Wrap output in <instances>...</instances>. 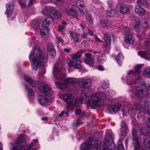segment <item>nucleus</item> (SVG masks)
Segmentation results:
<instances>
[{
  "label": "nucleus",
  "mask_w": 150,
  "mask_h": 150,
  "mask_svg": "<svg viewBox=\"0 0 150 150\" xmlns=\"http://www.w3.org/2000/svg\"><path fill=\"white\" fill-rule=\"evenodd\" d=\"M64 69L61 64L57 63L54 65L53 73L56 78L55 83L57 87L60 89H63L67 88L68 84L78 83L79 79L73 78H69L66 79L64 78Z\"/></svg>",
  "instance_id": "nucleus-1"
},
{
  "label": "nucleus",
  "mask_w": 150,
  "mask_h": 150,
  "mask_svg": "<svg viewBox=\"0 0 150 150\" xmlns=\"http://www.w3.org/2000/svg\"><path fill=\"white\" fill-rule=\"evenodd\" d=\"M29 59L31 62L32 70L37 71L40 65H45L47 61V57L41 52L39 46L35 47L30 53Z\"/></svg>",
  "instance_id": "nucleus-2"
},
{
  "label": "nucleus",
  "mask_w": 150,
  "mask_h": 150,
  "mask_svg": "<svg viewBox=\"0 0 150 150\" xmlns=\"http://www.w3.org/2000/svg\"><path fill=\"white\" fill-rule=\"evenodd\" d=\"M141 67V65H137L134 71H128L127 76L123 77L122 79L128 85H132L137 83L146 87H148V82L145 79H142L140 77Z\"/></svg>",
  "instance_id": "nucleus-3"
},
{
  "label": "nucleus",
  "mask_w": 150,
  "mask_h": 150,
  "mask_svg": "<svg viewBox=\"0 0 150 150\" xmlns=\"http://www.w3.org/2000/svg\"><path fill=\"white\" fill-rule=\"evenodd\" d=\"M106 98L105 94L102 92L93 93L89 98L87 103L88 106L93 108L100 105Z\"/></svg>",
  "instance_id": "nucleus-4"
},
{
  "label": "nucleus",
  "mask_w": 150,
  "mask_h": 150,
  "mask_svg": "<svg viewBox=\"0 0 150 150\" xmlns=\"http://www.w3.org/2000/svg\"><path fill=\"white\" fill-rule=\"evenodd\" d=\"M101 144L96 139L91 137L88 139L85 143H83L81 146V150H100Z\"/></svg>",
  "instance_id": "nucleus-5"
},
{
  "label": "nucleus",
  "mask_w": 150,
  "mask_h": 150,
  "mask_svg": "<svg viewBox=\"0 0 150 150\" xmlns=\"http://www.w3.org/2000/svg\"><path fill=\"white\" fill-rule=\"evenodd\" d=\"M103 150H115L116 146L113 142L112 136V131L111 129H107L105 137L104 145L103 146Z\"/></svg>",
  "instance_id": "nucleus-6"
},
{
  "label": "nucleus",
  "mask_w": 150,
  "mask_h": 150,
  "mask_svg": "<svg viewBox=\"0 0 150 150\" xmlns=\"http://www.w3.org/2000/svg\"><path fill=\"white\" fill-rule=\"evenodd\" d=\"M60 97L66 102L67 107L71 105H74L76 104L77 102L76 98L70 93L62 94L60 95Z\"/></svg>",
  "instance_id": "nucleus-7"
},
{
  "label": "nucleus",
  "mask_w": 150,
  "mask_h": 150,
  "mask_svg": "<svg viewBox=\"0 0 150 150\" xmlns=\"http://www.w3.org/2000/svg\"><path fill=\"white\" fill-rule=\"evenodd\" d=\"M48 94H44L40 96L38 98V101L40 104L44 106L49 105V103L52 100V98Z\"/></svg>",
  "instance_id": "nucleus-8"
},
{
  "label": "nucleus",
  "mask_w": 150,
  "mask_h": 150,
  "mask_svg": "<svg viewBox=\"0 0 150 150\" xmlns=\"http://www.w3.org/2000/svg\"><path fill=\"white\" fill-rule=\"evenodd\" d=\"M38 89L43 95L51 94L52 92L50 87L47 84L43 82L39 83Z\"/></svg>",
  "instance_id": "nucleus-9"
},
{
  "label": "nucleus",
  "mask_w": 150,
  "mask_h": 150,
  "mask_svg": "<svg viewBox=\"0 0 150 150\" xmlns=\"http://www.w3.org/2000/svg\"><path fill=\"white\" fill-rule=\"evenodd\" d=\"M26 137L25 135L21 134L19 138L17 139L15 142L16 146L17 149L23 147L25 142Z\"/></svg>",
  "instance_id": "nucleus-10"
},
{
  "label": "nucleus",
  "mask_w": 150,
  "mask_h": 150,
  "mask_svg": "<svg viewBox=\"0 0 150 150\" xmlns=\"http://www.w3.org/2000/svg\"><path fill=\"white\" fill-rule=\"evenodd\" d=\"M145 120L147 127L142 128L141 132L144 135L150 137V118H146Z\"/></svg>",
  "instance_id": "nucleus-11"
},
{
  "label": "nucleus",
  "mask_w": 150,
  "mask_h": 150,
  "mask_svg": "<svg viewBox=\"0 0 150 150\" xmlns=\"http://www.w3.org/2000/svg\"><path fill=\"white\" fill-rule=\"evenodd\" d=\"M78 83L81 87L85 88L91 86V81L90 80L86 79L85 78H82L79 79Z\"/></svg>",
  "instance_id": "nucleus-12"
},
{
  "label": "nucleus",
  "mask_w": 150,
  "mask_h": 150,
  "mask_svg": "<svg viewBox=\"0 0 150 150\" xmlns=\"http://www.w3.org/2000/svg\"><path fill=\"white\" fill-rule=\"evenodd\" d=\"M148 93L149 92L146 89H137L136 90L135 92V95L139 98L146 96Z\"/></svg>",
  "instance_id": "nucleus-13"
},
{
  "label": "nucleus",
  "mask_w": 150,
  "mask_h": 150,
  "mask_svg": "<svg viewBox=\"0 0 150 150\" xmlns=\"http://www.w3.org/2000/svg\"><path fill=\"white\" fill-rule=\"evenodd\" d=\"M67 63L69 68L73 67L75 69H79L81 68V65L76 61L68 59L67 60Z\"/></svg>",
  "instance_id": "nucleus-14"
},
{
  "label": "nucleus",
  "mask_w": 150,
  "mask_h": 150,
  "mask_svg": "<svg viewBox=\"0 0 150 150\" xmlns=\"http://www.w3.org/2000/svg\"><path fill=\"white\" fill-rule=\"evenodd\" d=\"M121 128L120 129L121 136H125L129 132L128 128L125 123L123 121L121 124Z\"/></svg>",
  "instance_id": "nucleus-15"
},
{
  "label": "nucleus",
  "mask_w": 150,
  "mask_h": 150,
  "mask_svg": "<svg viewBox=\"0 0 150 150\" xmlns=\"http://www.w3.org/2000/svg\"><path fill=\"white\" fill-rule=\"evenodd\" d=\"M133 22L130 23V25L132 27V28L136 29L138 28L140 25V20L138 17L137 16H134L133 17Z\"/></svg>",
  "instance_id": "nucleus-16"
},
{
  "label": "nucleus",
  "mask_w": 150,
  "mask_h": 150,
  "mask_svg": "<svg viewBox=\"0 0 150 150\" xmlns=\"http://www.w3.org/2000/svg\"><path fill=\"white\" fill-rule=\"evenodd\" d=\"M138 54L142 58H145L148 60H150V50L143 51H139Z\"/></svg>",
  "instance_id": "nucleus-17"
},
{
  "label": "nucleus",
  "mask_w": 150,
  "mask_h": 150,
  "mask_svg": "<svg viewBox=\"0 0 150 150\" xmlns=\"http://www.w3.org/2000/svg\"><path fill=\"white\" fill-rule=\"evenodd\" d=\"M75 8L74 6L67 8L66 10V13L73 16H77L78 13L75 10Z\"/></svg>",
  "instance_id": "nucleus-18"
},
{
  "label": "nucleus",
  "mask_w": 150,
  "mask_h": 150,
  "mask_svg": "<svg viewBox=\"0 0 150 150\" xmlns=\"http://www.w3.org/2000/svg\"><path fill=\"white\" fill-rule=\"evenodd\" d=\"M15 4V2H11L6 5V7L7 8V9L5 13L7 14L8 17H9L10 16L11 12H10L9 11L13 9V6Z\"/></svg>",
  "instance_id": "nucleus-19"
},
{
  "label": "nucleus",
  "mask_w": 150,
  "mask_h": 150,
  "mask_svg": "<svg viewBox=\"0 0 150 150\" xmlns=\"http://www.w3.org/2000/svg\"><path fill=\"white\" fill-rule=\"evenodd\" d=\"M122 105L121 104L117 103L116 104H114L108 107V110L110 111H112L114 112H116L122 107Z\"/></svg>",
  "instance_id": "nucleus-20"
},
{
  "label": "nucleus",
  "mask_w": 150,
  "mask_h": 150,
  "mask_svg": "<svg viewBox=\"0 0 150 150\" xmlns=\"http://www.w3.org/2000/svg\"><path fill=\"white\" fill-rule=\"evenodd\" d=\"M104 37L105 43L103 44V46L105 47H109L111 42V38L110 36L108 33H105L104 34Z\"/></svg>",
  "instance_id": "nucleus-21"
},
{
  "label": "nucleus",
  "mask_w": 150,
  "mask_h": 150,
  "mask_svg": "<svg viewBox=\"0 0 150 150\" xmlns=\"http://www.w3.org/2000/svg\"><path fill=\"white\" fill-rule=\"evenodd\" d=\"M135 108L134 109L132 107H130L128 110V113L131 115H134L135 110H141V105L139 103H136L135 105Z\"/></svg>",
  "instance_id": "nucleus-22"
},
{
  "label": "nucleus",
  "mask_w": 150,
  "mask_h": 150,
  "mask_svg": "<svg viewBox=\"0 0 150 150\" xmlns=\"http://www.w3.org/2000/svg\"><path fill=\"white\" fill-rule=\"evenodd\" d=\"M135 12L140 16L144 15L146 11L145 10L141 7L139 5H137L135 8Z\"/></svg>",
  "instance_id": "nucleus-23"
},
{
  "label": "nucleus",
  "mask_w": 150,
  "mask_h": 150,
  "mask_svg": "<svg viewBox=\"0 0 150 150\" xmlns=\"http://www.w3.org/2000/svg\"><path fill=\"white\" fill-rule=\"evenodd\" d=\"M124 40L126 43L132 44L134 42L135 39L132 35H128L125 37Z\"/></svg>",
  "instance_id": "nucleus-24"
},
{
  "label": "nucleus",
  "mask_w": 150,
  "mask_h": 150,
  "mask_svg": "<svg viewBox=\"0 0 150 150\" xmlns=\"http://www.w3.org/2000/svg\"><path fill=\"white\" fill-rule=\"evenodd\" d=\"M70 35L71 38L74 42H79L80 35L79 33H74L72 32H71L70 33Z\"/></svg>",
  "instance_id": "nucleus-25"
},
{
  "label": "nucleus",
  "mask_w": 150,
  "mask_h": 150,
  "mask_svg": "<svg viewBox=\"0 0 150 150\" xmlns=\"http://www.w3.org/2000/svg\"><path fill=\"white\" fill-rule=\"evenodd\" d=\"M88 96L86 93L82 92L81 94V98L79 99L78 100H77V102H78L80 104L82 103L83 102H86V99L87 98Z\"/></svg>",
  "instance_id": "nucleus-26"
},
{
  "label": "nucleus",
  "mask_w": 150,
  "mask_h": 150,
  "mask_svg": "<svg viewBox=\"0 0 150 150\" xmlns=\"http://www.w3.org/2000/svg\"><path fill=\"white\" fill-rule=\"evenodd\" d=\"M52 21V18H47L46 19L44 20L42 24V26L43 28H48L50 23V21Z\"/></svg>",
  "instance_id": "nucleus-27"
},
{
  "label": "nucleus",
  "mask_w": 150,
  "mask_h": 150,
  "mask_svg": "<svg viewBox=\"0 0 150 150\" xmlns=\"http://www.w3.org/2000/svg\"><path fill=\"white\" fill-rule=\"evenodd\" d=\"M24 78L25 80L29 83L33 87H35L36 86V85L35 82L33 81L28 76H25Z\"/></svg>",
  "instance_id": "nucleus-28"
},
{
  "label": "nucleus",
  "mask_w": 150,
  "mask_h": 150,
  "mask_svg": "<svg viewBox=\"0 0 150 150\" xmlns=\"http://www.w3.org/2000/svg\"><path fill=\"white\" fill-rule=\"evenodd\" d=\"M25 86L26 90L27 95L29 96H33L35 95V93L34 91L26 85H25Z\"/></svg>",
  "instance_id": "nucleus-29"
},
{
  "label": "nucleus",
  "mask_w": 150,
  "mask_h": 150,
  "mask_svg": "<svg viewBox=\"0 0 150 150\" xmlns=\"http://www.w3.org/2000/svg\"><path fill=\"white\" fill-rule=\"evenodd\" d=\"M84 62L85 63L89 65L91 67H92L94 65V61L93 58L90 59H85Z\"/></svg>",
  "instance_id": "nucleus-30"
},
{
  "label": "nucleus",
  "mask_w": 150,
  "mask_h": 150,
  "mask_svg": "<svg viewBox=\"0 0 150 150\" xmlns=\"http://www.w3.org/2000/svg\"><path fill=\"white\" fill-rule=\"evenodd\" d=\"M47 49L48 51L50 52V54L52 56L55 55V51L53 48V45L52 44L50 43L48 45Z\"/></svg>",
  "instance_id": "nucleus-31"
},
{
  "label": "nucleus",
  "mask_w": 150,
  "mask_h": 150,
  "mask_svg": "<svg viewBox=\"0 0 150 150\" xmlns=\"http://www.w3.org/2000/svg\"><path fill=\"white\" fill-rule=\"evenodd\" d=\"M129 10L128 7L125 5H121L120 8V11L122 14L127 12Z\"/></svg>",
  "instance_id": "nucleus-32"
},
{
  "label": "nucleus",
  "mask_w": 150,
  "mask_h": 150,
  "mask_svg": "<svg viewBox=\"0 0 150 150\" xmlns=\"http://www.w3.org/2000/svg\"><path fill=\"white\" fill-rule=\"evenodd\" d=\"M54 17L56 19L61 18L62 17L61 13L57 10H54L52 11Z\"/></svg>",
  "instance_id": "nucleus-33"
},
{
  "label": "nucleus",
  "mask_w": 150,
  "mask_h": 150,
  "mask_svg": "<svg viewBox=\"0 0 150 150\" xmlns=\"http://www.w3.org/2000/svg\"><path fill=\"white\" fill-rule=\"evenodd\" d=\"M49 30L48 28H43L40 30V35L42 36L48 35Z\"/></svg>",
  "instance_id": "nucleus-34"
},
{
  "label": "nucleus",
  "mask_w": 150,
  "mask_h": 150,
  "mask_svg": "<svg viewBox=\"0 0 150 150\" xmlns=\"http://www.w3.org/2000/svg\"><path fill=\"white\" fill-rule=\"evenodd\" d=\"M124 57L121 53L118 54L116 57V60L119 65L121 66Z\"/></svg>",
  "instance_id": "nucleus-35"
},
{
  "label": "nucleus",
  "mask_w": 150,
  "mask_h": 150,
  "mask_svg": "<svg viewBox=\"0 0 150 150\" xmlns=\"http://www.w3.org/2000/svg\"><path fill=\"white\" fill-rule=\"evenodd\" d=\"M32 26L33 29L35 30H37L39 26V23L36 20L33 21L32 22Z\"/></svg>",
  "instance_id": "nucleus-36"
},
{
  "label": "nucleus",
  "mask_w": 150,
  "mask_h": 150,
  "mask_svg": "<svg viewBox=\"0 0 150 150\" xmlns=\"http://www.w3.org/2000/svg\"><path fill=\"white\" fill-rule=\"evenodd\" d=\"M109 10L106 12V14L107 16L110 17L114 16L115 14V11L113 9H111Z\"/></svg>",
  "instance_id": "nucleus-37"
},
{
  "label": "nucleus",
  "mask_w": 150,
  "mask_h": 150,
  "mask_svg": "<svg viewBox=\"0 0 150 150\" xmlns=\"http://www.w3.org/2000/svg\"><path fill=\"white\" fill-rule=\"evenodd\" d=\"M83 53L82 51H80L74 54L72 56V59H77L81 57L80 54Z\"/></svg>",
  "instance_id": "nucleus-38"
},
{
  "label": "nucleus",
  "mask_w": 150,
  "mask_h": 150,
  "mask_svg": "<svg viewBox=\"0 0 150 150\" xmlns=\"http://www.w3.org/2000/svg\"><path fill=\"white\" fill-rule=\"evenodd\" d=\"M147 0H137V2L139 4H142L145 7H147L148 4Z\"/></svg>",
  "instance_id": "nucleus-39"
},
{
  "label": "nucleus",
  "mask_w": 150,
  "mask_h": 150,
  "mask_svg": "<svg viewBox=\"0 0 150 150\" xmlns=\"http://www.w3.org/2000/svg\"><path fill=\"white\" fill-rule=\"evenodd\" d=\"M101 24L103 27L105 28L110 26V23L107 20L102 21L101 22Z\"/></svg>",
  "instance_id": "nucleus-40"
},
{
  "label": "nucleus",
  "mask_w": 150,
  "mask_h": 150,
  "mask_svg": "<svg viewBox=\"0 0 150 150\" xmlns=\"http://www.w3.org/2000/svg\"><path fill=\"white\" fill-rule=\"evenodd\" d=\"M65 26L63 25H60L59 26L58 31L62 32L61 34L63 35L65 34V32H64L65 28Z\"/></svg>",
  "instance_id": "nucleus-41"
},
{
  "label": "nucleus",
  "mask_w": 150,
  "mask_h": 150,
  "mask_svg": "<svg viewBox=\"0 0 150 150\" xmlns=\"http://www.w3.org/2000/svg\"><path fill=\"white\" fill-rule=\"evenodd\" d=\"M144 144L146 147L150 148V139H146L144 141Z\"/></svg>",
  "instance_id": "nucleus-42"
},
{
  "label": "nucleus",
  "mask_w": 150,
  "mask_h": 150,
  "mask_svg": "<svg viewBox=\"0 0 150 150\" xmlns=\"http://www.w3.org/2000/svg\"><path fill=\"white\" fill-rule=\"evenodd\" d=\"M109 86V85L108 82H103L101 85V87L104 89L108 88Z\"/></svg>",
  "instance_id": "nucleus-43"
},
{
  "label": "nucleus",
  "mask_w": 150,
  "mask_h": 150,
  "mask_svg": "<svg viewBox=\"0 0 150 150\" xmlns=\"http://www.w3.org/2000/svg\"><path fill=\"white\" fill-rule=\"evenodd\" d=\"M84 3L81 0H78L77 1L76 4V6L78 7H80L81 8H83L84 7Z\"/></svg>",
  "instance_id": "nucleus-44"
},
{
  "label": "nucleus",
  "mask_w": 150,
  "mask_h": 150,
  "mask_svg": "<svg viewBox=\"0 0 150 150\" xmlns=\"http://www.w3.org/2000/svg\"><path fill=\"white\" fill-rule=\"evenodd\" d=\"M64 113L66 115H68L69 111L67 109L64 110V111H62L60 114H59L58 115V116L59 117H62L63 116Z\"/></svg>",
  "instance_id": "nucleus-45"
},
{
  "label": "nucleus",
  "mask_w": 150,
  "mask_h": 150,
  "mask_svg": "<svg viewBox=\"0 0 150 150\" xmlns=\"http://www.w3.org/2000/svg\"><path fill=\"white\" fill-rule=\"evenodd\" d=\"M49 11L48 10V8L47 7H45V9H43L41 11L42 13L45 16H47L49 14Z\"/></svg>",
  "instance_id": "nucleus-46"
},
{
  "label": "nucleus",
  "mask_w": 150,
  "mask_h": 150,
  "mask_svg": "<svg viewBox=\"0 0 150 150\" xmlns=\"http://www.w3.org/2000/svg\"><path fill=\"white\" fill-rule=\"evenodd\" d=\"M19 2L21 6L23 8H24L26 6L27 4L26 3L23 1V0H19Z\"/></svg>",
  "instance_id": "nucleus-47"
},
{
  "label": "nucleus",
  "mask_w": 150,
  "mask_h": 150,
  "mask_svg": "<svg viewBox=\"0 0 150 150\" xmlns=\"http://www.w3.org/2000/svg\"><path fill=\"white\" fill-rule=\"evenodd\" d=\"M144 71L145 74L150 76V67L146 68Z\"/></svg>",
  "instance_id": "nucleus-48"
},
{
  "label": "nucleus",
  "mask_w": 150,
  "mask_h": 150,
  "mask_svg": "<svg viewBox=\"0 0 150 150\" xmlns=\"http://www.w3.org/2000/svg\"><path fill=\"white\" fill-rule=\"evenodd\" d=\"M45 69H44L42 70L41 72L39 73V77L40 79L41 78V77L43 76V75L45 73Z\"/></svg>",
  "instance_id": "nucleus-49"
},
{
  "label": "nucleus",
  "mask_w": 150,
  "mask_h": 150,
  "mask_svg": "<svg viewBox=\"0 0 150 150\" xmlns=\"http://www.w3.org/2000/svg\"><path fill=\"white\" fill-rule=\"evenodd\" d=\"M57 39L58 42H62L63 44H65L64 41L61 37L59 36L57 37Z\"/></svg>",
  "instance_id": "nucleus-50"
},
{
  "label": "nucleus",
  "mask_w": 150,
  "mask_h": 150,
  "mask_svg": "<svg viewBox=\"0 0 150 150\" xmlns=\"http://www.w3.org/2000/svg\"><path fill=\"white\" fill-rule=\"evenodd\" d=\"M121 28H123V30L125 31L126 32L129 33L130 32V30L127 28L125 27H123L121 26L120 27Z\"/></svg>",
  "instance_id": "nucleus-51"
},
{
  "label": "nucleus",
  "mask_w": 150,
  "mask_h": 150,
  "mask_svg": "<svg viewBox=\"0 0 150 150\" xmlns=\"http://www.w3.org/2000/svg\"><path fill=\"white\" fill-rule=\"evenodd\" d=\"M87 19L90 23H91L93 22L92 18L90 16H88Z\"/></svg>",
  "instance_id": "nucleus-52"
},
{
  "label": "nucleus",
  "mask_w": 150,
  "mask_h": 150,
  "mask_svg": "<svg viewBox=\"0 0 150 150\" xmlns=\"http://www.w3.org/2000/svg\"><path fill=\"white\" fill-rule=\"evenodd\" d=\"M118 150H125L124 147L122 144H120L119 145Z\"/></svg>",
  "instance_id": "nucleus-53"
},
{
  "label": "nucleus",
  "mask_w": 150,
  "mask_h": 150,
  "mask_svg": "<svg viewBox=\"0 0 150 150\" xmlns=\"http://www.w3.org/2000/svg\"><path fill=\"white\" fill-rule=\"evenodd\" d=\"M98 69L100 70H103L104 69V67L102 65H100L98 67Z\"/></svg>",
  "instance_id": "nucleus-54"
},
{
  "label": "nucleus",
  "mask_w": 150,
  "mask_h": 150,
  "mask_svg": "<svg viewBox=\"0 0 150 150\" xmlns=\"http://www.w3.org/2000/svg\"><path fill=\"white\" fill-rule=\"evenodd\" d=\"M108 93L109 95L110 96H113V95H114L115 92L114 91H113V90H110L109 91Z\"/></svg>",
  "instance_id": "nucleus-55"
},
{
  "label": "nucleus",
  "mask_w": 150,
  "mask_h": 150,
  "mask_svg": "<svg viewBox=\"0 0 150 150\" xmlns=\"http://www.w3.org/2000/svg\"><path fill=\"white\" fill-rule=\"evenodd\" d=\"M91 54L90 53H86L85 54V56L86 57V59H90L92 57H91Z\"/></svg>",
  "instance_id": "nucleus-56"
},
{
  "label": "nucleus",
  "mask_w": 150,
  "mask_h": 150,
  "mask_svg": "<svg viewBox=\"0 0 150 150\" xmlns=\"http://www.w3.org/2000/svg\"><path fill=\"white\" fill-rule=\"evenodd\" d=\"M107 3L108 5L109 8H110V7L111 8V6L113 4L111 0H108L107 1Z\"/></svg>",
  "instance_id": "nucleus-57"
},
{
  "label": "nucleus",
  "mask_w": 150,
  "mask_h": 150,
  "mask_svg": "<svg viewBox=\"0 0 150 150\" xmlns=\"http://www.w3.org/2000/svg\"><path fill=\"white\" fill-rule=\"evenodd\" d=\"M32 145H30L29 146H27L25 148V150H33L31 149Z\"/></svg>",
  "instance_id": "nucleus-58"
},
{
  "label": "nucleus",
  "mask_w": 150,
  "mask_h": 150,
  "mask_svg": "<svg viewBox=\"0 0 150 150\" xmlns=\"http://www.w3.org/2000/svg\"><path fill=\"white\" fill-rule=\"evenodd\" d=\"M87 35V34L86 33H83L81 35V38H86Z\"/></svg>",
  "instance_id": "nucleus-59"
},
{
  "label": "nucleus",
  "mask_w": 150,
  "mask_h": 150,
  "mask_svg": "<svg viewBox=\"0 0 150 150\" xmlns=\"http://www.w3.org/2000/svg\"><path fill=\"white\" fill-rule=\"evenodd\" d=\"M64 51L67 53H69L71 51L70 48H65L64 49Z\"/></svg>",
  "instance_id": "nucleus-60"
},
{
  "label": "nucleus",
  "mask_w": 150,
  "mask_h": 150,
  "mask_svg": "<svg viewBox=\"0 0 150 150\" xmlns=\"http://www.w3.org/2000/svg\"><path fill=\"white\" fill-rule=\"evenodd\" d=\"M75 112L76 114V115H77L79 114L80 113V112H81V111L79 109H76L75 110Z\"/></svg>",
  "instance_id": "nucleus-61"
},
{
  "label": "nucleus",
  "mask_w": 150,
  "mask_h": 150,
  "mask_svg": "<svg viewBox=\"0 0 150 150\" xmlns=\"http://www.w3.org/2000/svg\"><path fill=\"white\" fill-rule=\"evenodd\" d=\"M94 38L95 40H97V41L101 42V40H100L99 39L98 37L97 36H96V35H95L94 36Z\"/></svg>",
  "instance_id": "nucleus-62"
},
{
  "label": "nucleus",
  "mask_w": 150,
  "mask_h": 150,
  "mask_svg": "<svg viewBox=\"0 0 150 150\" xmlns=\"http://www.w3.org/2000/svg\"><path fill=\"white\" fill-rule=\"evenodd\" d=\"M88 33L91 35H93V33L92 31L88 29Z\"/></svg>",
  "instance_id": "nucleus-63"
},
{
  "label": "nucleus",
  "mask_w": 150,
  "mask_h": 150,
  "mask_svg": "<svg viewBox=\"0 0 150 150\" xmlns=\"http://www.w3.org/2000/svg\"><path fill=\"white\" fill-rule=\"evenodd\" d=\"M145 43L146 45L150 46V39L148 40Z\"/></svg>",
  "instance_id": "nucleus-64"
}]
</instances>
